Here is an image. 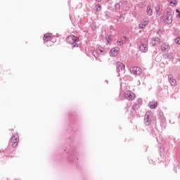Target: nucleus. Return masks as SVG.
I'll list each match as a JSON object with an SVG mask.
<instances>
[{"label":"nucleus","mask_w":180,"mask_h":180,"mask_svg":"<svg viewBox=\"0 0 180 180\" xmlns=\"http://www.w3.org/2000/svg\"><path fill=\"white\" fill-rule=\"evenodd\" d=\"M78 41H79V38L74 35H70L67 38V43L72 44L73 47H78V45L77 44Z\"/></svg>","instance_id":"nucleus-1"},{"label":"nucleus","mask_w":180,"mask_h":180,"mask_svg":"<svg viewBox=\"0 0 180 180\" xmlns=\"http://www.w3.org/2000/svg\"><path fill=\"white\" fill-rule=\"evenodd\" d=\"M148 44V41L146 39H141V46H139V50L142 53H147L148 51V46H147Z\"/></svg>","instance_id":"nucleus-2"},{"label":"nucleus","mask_w":180,"mask_h":180,"mask_svg":"<svg viewBox=\"0 0 180 180\" xmlns=\"http://www.w3.org/2000/svg\"><path fill=\"white\" fill-rule=\"evenodd\" d=\"M153 119V115L150 112H147L144 117V123L146 126H150L151 124Z\"/></svg>","instance_id":"nucleus-3"},{"label":"nucleus","mask_w":180,"mask_h":180,"mask_svg":"<svg viewBox=\"0 0 180 180\" xmlns=\"http://www.w3.org/2000/svg\"><path fill=\"white\" fill-rule=\"evenodd\" d=\"M124 96L127 99L128 101H133L134 98H136V95L134 93H132L130 91H127L124 93Z\"/></svg>","instance_id":"nucleus-4"},{"label":"nucleus","mask_w":180,"mask_h":180,"mask_svg":"<svg viewBox=\"0 0 180 180\" xmlns=\"http://www.w3.org/2000/svg\"><path fill=\"white\" fill-rule=\"evenodd\" d=\"M164 20L165 23H167V25H171V23H172V14L169 12H167Z\"/></svg>","instance_id":"nucleus-5"},{"label":"nucleus","mask_w":180,"mask_h":180,"mask_svg":"<svg viewBox=\"0 0 180 180\" xmlns=\"http://www.w3.org/2000/svg\"><path fill=\"white\" fill-rule=\"evenodd\" d=\"M150 23L148 18H145L142 19L141 23L139 25V29H145L146 26Z\"/></svg>","instance_id":"nucleus-6"},{"label":"nucleus","mask_w":180,"mask_h":180,"mask_svg":"<svg viewBox=\"0 0 180 180\" xmlns=\"http://www.w3.org/2000/svg\"><path fill=\"white\" fill-rule=\"evenodd\" d=\"M11 141L13 143V147H17L18 141H19V135L18 134H13L11 137Z\"/></svg>","instance_id":"nucleus-7"},{"label":"nucleus","mask_w":180,"mask_h":180,"mask_svg":"<svg viewBox=\"0 0 180 180\" xmlns=\"http://www.w3.org/2000/svg\"><path fill=\"white\" fill-rule=\"evenodd\" d=\"M130 71L134 75H140L142 72L141 68L139 67H132L131 68Z\"/></svg>","instance_id":"nucleus-8"},{"label":"nucleus","mask_w":180,"mask_h":180,"mask_svg":"<svg viewBox=\"0 0 180 180\" xmlns=\"http://www.w3.org/2000/svg\"><path fill=\"white\" fill-rule=\"evenodd\" d=\"M168 82L172 86H175V85H176V79L174 78L172 75H168Z\"/></svg>","instance_id":"nucleus-9"},{"label":"nucleus","mask_w":180,"mask_h":180,"mask_svg":"<svg viewBox=\"0 0 180 180\" xmlns=\"http://www.w3.org/2000/svg\"><path fill=\"white\" fill-rule=\"evenodd\" d=\"M116 67H117V69L118 70V72H120V71H124V68H126V67L124 66V64L120 62L116 63Z\"/></svg>","instance_id":"nucleus-10"},{"label":"nucleus","mask_w":180,"mask_h":180,"mask_svg":"<svg viewBox=\"0 0 180 180\" xmlns=\"http://www.w3.org/2000/svg\"><path fill=\"white\" fill-rule=\"evenodd\" d=\"M159 115H160L161 126H165L167 120L165 119V117H164V112H160Z\"/></svg>","instance_id":"nucleus-11"},{"label":"nucleus","mask_w":180,"mask_h":180,"mask_svg":"<svg viewBox=\"0 0 180 180\" xmlns=\"http://www.w3.org/2000/svg\"><path fill=\"white\" fill-rule=\"evenodd\" d=\"M119 47H115L111 49L110 51V56H112V57H115V56H117V53H119Z\"/></svg>","instance_id":"nucleus-12"},{"label":"nucleus","mask_w":180,"mask_h":180,"mask_svg":"<svg viewBox=\"0 0 180 180\" xmlns=\"http://www.w3.org/2000/svg\"><path fill=\"white\" fill-rule=\"evenodd\" d=\"M143 102V100L141 98L138 99L137 101L132 105L133 110H137L140 108V103Z\"/></svg>","instance_id":"nucleus-13"},{"label":"nucleus","mask_w":180,"mask_h":180,"mask_svg":"<svg viewBox=\"0 0 180 180\" xmlns=\"http://www.w3.org/2000/svg\"><path fill=\"white\" fill-rule=\"evenodd\" d=\"M53 36V34L51 33H46L43 37L44 41H50L51 40V37Z\"/></svg>","instance_id":"nucleus-14"},{"label":"nucleus","mask_w":180,"mask_h":180,"mask_svg":"<svg viewBox=\"0 0 180 180\" xmlns=\"http://www.w3.org/2000/svg\"><path fill=\"white\" fill-rule=\"evenodd\" d=\"M161 51H169V44L165 43L160 46Z\"/></svg>","instance_id":"nucleus-15"},{"label":"nucleus","mask_w":180,"mask_h":180,"mask_svg":"<svg viewBox=\"0 0 180 180\" xmlns=\"http://www.w3.org/2000/svg\"><path fill=\"white\" fill-rule=\"evenodd\" d=\"M152 45L153 46H158L160 44V43H161V39H160V38L156 37V38H153L152 39Z\"/></svg>","instance_id":"nucleus-16"},{"label":"nucleus","mask_w":180,"mask_h":180,"mask_svg":"<svg viewBox=\"0 0 180 180\" xmlns=\"http://www.w3.org/2000/svg\"><path fill=\"white\" fill-rule=\"evenodd\" d=\"M158 105V103L157 101H150L148 103V107L150 109H155L157 106Z\"/></svg>","instance_id":"nucleus-17"},{"label":"nucleus","mask_w":180,"mask_h":180,"mask_svg":"<svg viewBox=\"0 0 180 180\" xmlns=\"http://www.w3.org/2000/svg\"><path fill=\"white\" fill-rule=\"evenodd\" d=\"M146 13L148 16H153V9L150 6H148L146 8Z\"/></svg>","instance_id":"nucleus-18"},{"label":"nucleus","mask_w":180,"mask_h":180,"mask_svg":"<svg viewBox=\"0 0 180 180\" xmlns=\"http://www.w3.org/2000/svg\"><path fill=\"white\" fill-rule=\"evenodd\" d=\"M171 6H176L178 5V1L176 0H172L169 1Z\"/></svg>","instance_id":"nucleus-19"},{"label":"nucleus","mask_w":180,"mask_h":180,"mask_svg":"<svg viewBox=\"0 0 180 180\" xmlns=\"http://www.w3.org/2000/svg\"><path fill=\"white\" fill-rule=\"evenodd\" d=\"M124 43H126V41L123 40L122 39H118V41H117V46H122V45L124 44Z\"/></svg>","instance_id":"nucleus-20"},{"label":"nucleus","mask_w":180,"mask_h":180,"mask_svg":"<svg viewBox=\"0 0 180 180\" xmlns=\"http://www.w3.org/2000/svg\"><path fill=\"white\" fill-rule=\"evenodd\" d=\"M98 50L101 53L103 56H105V49L103 47H101V46H98Z\"/></svg>","instance_id":"nucleus-21"},{"label":"nucleus","mask_w":180,"mask_h":180,"mask_svg":"<svg viewBox=\"0 0 180 180\" xmlns=\"http://www.w3.org/2000/svg\"><path fill=\"white\" fill-rule=\"evenodd\" d=\"M91 53H92L94 57H95L96 60H98V57H99V53H98V52L95 50H93L91 51Z\"/></svg>","instance_id":"nucleus-22"},{"label":"nucleus","mask_w":180,"mask_h":180,"mask_svg":"<svg viewBox=\"0 0 180 180\" xmlns=\"http://www.w3.org/2000/svg\"><path fill=\"white\" fill-rule=\"evenodd\" d=\"M123 5V3L122 1H120L119 3L115 4V6L117 9H120V7Z\"/></svg>","instance_id":"nucleus-23"},{"label":"nucleus","mask_w":180,"mask_h":180,"mask_svg":"<svg viewBox=\"0 0 180 180\" xmlns=\"http://www.w3.org/2000/svg\"><path fill=\"white\" fill-rule=\"evenodd\" d=\"M106 41L108 44H110V42L112 41V36L109 35L107 38H106Z\"/></svg>","instance_id":"nucleus-24"},{"label":"nucleus","mask_w":180,"mask_h":180,"mask_svg":"<svg viewBox=\"0 0 180 180\" xmlns=\"http://www.w3.org/2000/svg\"><path fill=\"white\" fill-rule=\"evenodd\" d=\"M155 12H156L157 15H160V5H158L155 7Z\"/></svg>","instance_id":"nucleus-25"},{"label":"nucleus","mask_w":180,"mask_h":180,"mask_svg":"<svg viewBox=\"0 0 180 180\" xmlns=\"http://www.w3.org/2000/svg\"><path fill=\"white\" fill-rule=\"evenodd\" d=\"M101 4H97L96 5V11H101Z\"/></svg>","instance_id":"nucleus-26"},{"label":"nucleus","mask_w":180,"mask_h":180,"mask_svg":"<svg viewBox=\"0 0 180 180\" xmlns=\"http://www.w3.org/2000/svg\"><path fill=\"white\" fill-rule=\"evenodd\" d=\"M175 43L176 44H180V36L175 39Z\"/></svg>","instance_id":"nucleus-27"},{"label":"nucleus","mask_w":180,"mask_h":180,"mask_svg":"<svg viewBox=\"0 0 180 180\" xmlns=\"http://www.w3.org/2000/svg\"><path fill=\"white\" fill-rule=\"evenodd\" d=\"M117 20H124V17L120 16V17L117 19Z\"/></svg>","instance_id":"nucleus-28"},{"label":"nucleus","mask_w":180,"mask_h":180,"mask_svg":"<svg viewBox=\"0 0 180 180\" xmlns=\"http://www.w3.org/2000/svg\"><path fill=\"white\" fill-rule=\"evenodd\" d=\"M176 12L177 13H179V14H178V16H180V11H179L178 9L176 10Z\"/></svg>","instance_id":"nucleus-29"},{"label":"nucleus","mask_w":180,"mask_h":180,"mask_svg":"<svg viewBox=\"0 0 180 180\" xmlns=\"http://www.w3.org/2000/svg\"><path fill=\"white\" fill-rule=\"evenodd\" d=\"M71 158H72V160H74V158H68V161H72V160H71Z\"/></svg>","instance_id":"nucleus-30"},{"label":"nucleus","mask_w":180,"mask_h":180,"mask_svg":"<svg viewBox=\"0 0 180 180\" xmlns=\"http://www.w3.org/2000/svg\"><path fill=\"white\" fill-rule=\"evenodd\" d=\"M97 2H101V0H96Z\"/></svg>","instance_id":"nucleus-31"}]
</instances>
